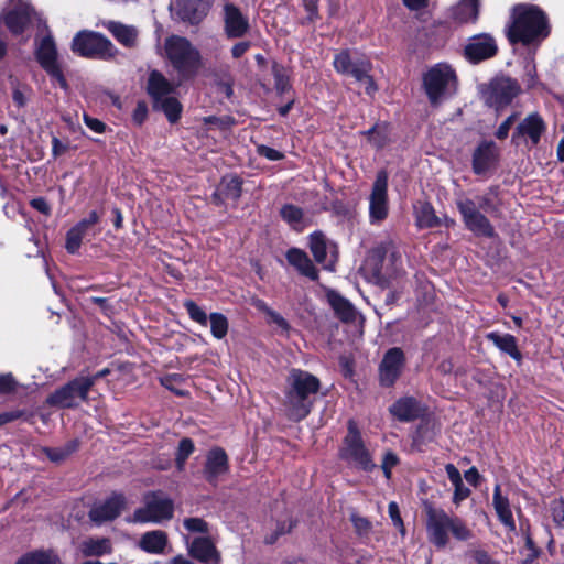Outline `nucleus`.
<instances>
[{"instance_id":"obj_20","label":"nucleus","mask_w":564,"mask_h":564,"mask_svg":"<svg viewBox=\"0 0 564 564\" xmlns=\"http://www.w3.org/2000/svg\"><path fill=\"white\" fill-rule=\"evenodd\" d=\"M250 29L249 19L232 3L224 6V30L229 39L245 36Z\"/></svg>"},{"instance_id":"obj_32","label":"nucleus","mask_w":564,"mask_h":564,"mask_svg":"<svg viewBox=\"0 0 564 564\" xmlns=\"http://www.w3.org/2000/svg\"><path fill=\"white\" fill-rule=\"evenodd\" d=\"M286 259L291 265L296 268L302 274L312 280L317 278V271L310 260L308 256L301 249L292 248L286 252Z\"/></svg>"},{"instance_id":"obj_55","label":"nucleus","mask_w":564,"mask_h":564,"mask_svg":"<svg viewBox=\"0 0 564 564\" xmlns=\"http://www.w3.org/2000/svg\"><path fill=\"white\" fill-rule=\"evenodd\" d=\"M268 317H269V322L274 324L279 329H281V332H283V333L289 332L290 325L281 314H279L278 312L272 310L271 312H269Z\"/></svg>"},{"instance_id":"obj_21","label":"nucleus","mask_w":564,"mask_h":564,"mask_svg":"<svg viewBox=\"0 0 564 564\" xmlns=\"http://www.w3.org/2000/svg\"><path fill=\"white\" fill-rule=\"evenodd\" d=\"M188 555L203 564H219L220 553L215 543L207 536L186 539Z\"/></svg>"},{"instance_id":"obj_12","label":"nucleus","mask_w":564,"mask_h":564,"mask_svg":"<svg viewBox=\"0 0 564 564\" xmlns=\"http://www.w3.org/2000/svg\"><path fill=\"white\" fill-rule=\"evenodd\" d=\"M373 253L381 258L380 265L376 269L379 280L389 283L403 273L402 256L392 241H387L373 250Z\"/></svg>"},{"instance_id":"obj_64","label":"nucleus","mask_w":564,"mask_h":564,"mask_svg":"<svg viewBox=\"0 0 564 564\" xmlns=\"http://www.w3.org/2000/svg\"><path fill=\"white\" fill-rule=\"evenodd\" d=\"M474 560L477 564H498L485 551H476L474 554Z\"/></svg>"},{"instance_id":"obj_37","label":"nucleus","mask_w":564,"mask_h":564,"mask_svg":"<svg viewBox=\"0 0 564 564\" xmlns=\"http://www.w3.org/2000/svg\"><path fill=\"white\" fill-rule=\"evenodd\" d=\"M78 448V441L72 440L67 442L63 447H45L43 448V453L46 455V457L53 462V463H62L66 458H68L74 452H76Z\"/></svg>"},{"instance_id":"obj_61","label":"nucleus","mask_w":564,"mask_h":564,"mask_svg":"<svg viewBox=\"0 0 564 564\" xmlns=\"http://www.w3.org/2000/svg\"><path fill=\"white\" fill-rule=\"evenodd\" d=\"M84 122L94 132L102 133L105 131V123L96 118L85 115Z\"/></svg>"},{"instance_id":"obj_35","label":"nucleus","mask_w":564,"mask_h":564,"mask_svg":"<svg viewBox=\"0 0 564 564\" xmlns=\"http://www.w3.org/2000/svg\"><path fill=\"white\" fill-rule=\"evenodd\" d=\"M486 337L502 352L509 355L516 360L521 359V354L517 346V339L513 335L491 332L488 333Z\"/></svg>"},{"instance_id":"obj_36","label":"nucleus","mask_w":564,"mask_h":564,"mask_svg":"<svg viewBox=\"0 0 564 564\" xmlns=\"http://www.w3.org/2000/svg\"><path fill=\"white\" fill-rule=\"evenodd\" d=\"M478 13L479 0H462L452 10L453 20L457 23L474 22Z\"/></svg>"},{"instance_id":"obj_28","label":"nucleus","mask_w":564,"mask_h":564,"mask_svg":"<svg viewBox=\"0 0 564 564\" xmlns=\"http://www.w3.org/2000/svg\"><path fill=\"white\" fill-rule=\"evenodd\" d=\"M492 505L499 521L509 530H516V522L508 497L502 496L500 485H496L494 489Z\"/></svg>"},{"instance_id":"obj_45","label":"nucleus","mask_w":564,"mask_h":564,"mask_svg":"<svg viewBox=\"0 0 564 564\" xmlns=\"http://www.w3.org/2000/svg\"><path fill=\"white\" fill-rule=\"evenodd\" d=\"M194 452V443L191 438H182L176 453V466L180 470L183 469L186 459Z\"/></svg>"},{"instance_id":"obj_33","label":"nucleus","mask_w":564,"mask_h":564,"mask_svg":"<svg viewBox=\"0 0 564 564\" xmlns=\"http://www.w3.org/2000/svg\"><path fill=\"white\" fill-rule=\"evenodd\" d=\"M167 544V535L164 531L153 530L144 533L139 542V546L147 553L161 554Z\"/></svg>"},{"instance_id":"obj_14","label":"nucleus","mask_w":564,"mask_h":564,"mask_svg":"<svg viewBox=\"0 0 564 564\" xmlns=\"http://www.w3.org/2000/svg\"><path fill=\"white\" fill-rule=\"evenodd\" d=\"M388 214V174L382 170L378 172L369 196V221L379 225Z\"/></svg>"},{"instance_id":"obj_57","label":"nucleus","mask_w":564,"mask_h":564,"mask_svg":"<svg viewBox=\"0 0 564 564\" xmlns=\"http://www.w3.org/2000/svg\"><path fill=\"white\" fill-rule=\"evenodd\" d=\"M257 152L259 155H261L270 161H279V160L283 159V154L280 151L272 149L270 147H267V145H259L257 149Z\"/></svg>"},{"instance_id":"obj_4","label":"nucleus","mask_w":564,"mask_h":564,"mask_svg":"<svg viewBox=\"0 0 564 564\" xmlns=\"http://www.w3.org/2000/svg\"><path fill=\"white\" fill-rule=\"evenodd\" d=\"M423 89L432 106H438L457 90V76L447 63L431 66L422 77Z\"/></svg>"},{"instance_id":"obj_9","label":"nucleus","mask_w":564,"mask_h":564,"mask_svg":"<svg viewBox=\"0 0 564 564\" xmlns=\"http://www.w3.org/2000/svg\"><path fill=\"white\" fill-rule=\"evenodd\" d=\"M340 458L349 466L362 470H370L375 466L370 452L366 448L360 434L351 422L340 449Z\"/></svg>"},{"instance_id":"obj_30","label":"nucleus","mask_w":564,"mask_h":564,"mask_svg":"<svg viewBox=\"0 0 564 564\" xmlns=\"http://www.w3.org/2000/svg\"><path fill=\"white\" fill-rule=\"evenodd\" d=\"M228 470V457L225 451L216 447L207 454L205 473L208 480H213Z\"/></svg>"},{"instance_id":"obj_51","label":"nucleus","mask_w":564,"mask_h":564,"mask_svg":"<svg viewBox=\"0 0 564 564\" xmlns=\"http://www.w3.org/2000/svg\"><path fill=\"white\" fill-rule=\"evenodd\" d=\"M99 219H100V215L96 210H93L89 213L88 217L78 221L75 225V227L78 228L79 230H82L83 234L86 236L88 232V229L90 227H93L94 225H96L99 221Z\"/></svg>"},{"instance_id":"obj_38","label":"nucleus","mask_w":564,"mask_h":564,"mask_svg":"<svg viewBox=\"0 0 564 564\" xmlns=\"http://www.w3.org/2000/svg\"><path fill=\"white\" fill-rule=\"evenodd\" d=\"M17 564H59V557L53 551H35L22 556Z\"/></svg>"},{"instance_id":"obj_47","label":"nucleus","mask_w":564,"mask_h":564,"mask_svg":"<svg viewBox=\"0 0 564 564\" xmlns=\"http://www.w3.org/2000/svg\"><path fill=\"white\" fill-rule=\"evenodd\" d=\"M184 307L186 308L187 311V314L189 315V317L203 325V326H206L207 325V322H208V316L207 314L205 313V311L203 308H200L195 302L193 301H186L184 303Z\"/></svg>"},{"instance_id":"obj_2","label":"nucleus","mask_w":564,"mask_h":564,"mask_svg":"<svg viewBox=\"0 0 564 564\" xmlns=\"http://www.w3.org/2000/svg\"><path fill=\"white\" fill-rule=\"evenodd\" d=\"M288 384L284 403L286 415L293 421H301L311 412L321 382L317 377L307 371L292 369L288 377Z\"/></svg>"},{"instance_id":"obj_8","label":"nucleus","mask_w":564,"mask_h":564,"mask_svg":"<svg viewBox=\"0 0 564 564\" xmlns=\"http://www.w3.org/2000/svg\"><path fill=\"white\" fill-rule=\"evenodd\" d=\"M173 501L162 494H151L145 497V503L137 509L129 522L133 523H160L173 517Z\"/></svg>"},{"instance_id":"obj_7","label":"nucleus","mask_w":564,"mask_h":564,"mask_svg":"<svg viewBox=\"0 0 564 564\" xmlns=\"http://www.w3.org/2000/svg\"><path fill=\"white\" fill-rule=\"evenodd\" d=\"M91 387V379L77 377L51 393L46 399V403L59 409L76 408L87 400Z\"/></svg>"},{"instance_id":"obj_48","label":"nucleus","mask_w":564,"mask_h":564,"mask_svg":"<svg viewBox=\"0 0 564 564\" xmlns=\"http://www.w3.org/2000/svg\"><path fill=\"white\" fill-rule=\"evenodd\" d=\"M550 512L553 522L557 527L564 528V498L553 500L550 505Z\"/></svg>"},{"instance_id":"obj_26","label":"nucleus","mask_w":564,"mask_h":564,"mask_svg":"<svg viewBox=\"0 0 564 564\" xmlns=\"http://www.w3.org/2000/svg\"><path fill=\"white\" fill-rule=\"evenodd\" d=\"M389 411L402 422L413 421L421 414L420 403L412 397L400 398L389 408Z\"/></svg>"},{"instance_id":"obj_31","label":"nucleus","mask_w":564,"mask_h":564,"mask_svg":"<svg viewBox=\"0 0 564 564\" xmlns=\"http://www.w3.org/2000/svg\"><path fill=\"white\" fill-rule=\"evenodd\" d=\"M78 550L83 556H102L112 551V543L108 538H86L79 545Z\"/></svg>"},{"instance_id":"obj_59","label":"nucleus","mask_w":564,"mask_h":564,"mask_svg":"<svg viewBox=\"0 0 564 564\" xmlns=\"http://www.w3.org/2000/svg\"><path fill=\"white\" fill-rule=\"evenodd\" d=\"M516 115L509 116L497 129L496 137L503 140L508 137L511 126L514 123Z\"/></svg>"},{"instance_id":"obj_34","label":"nucleus","mask_w":564,"mask_h":564,"mask_svg":"<svg viewBox=\"0 0 564 564\" xmlns=\"http://www.w3.org/2000/svg\"><path fill=\"white\" fill-rule=\"evenodd\" d=\"M327 300L336 315L343 322H352L356 318V310L352 304L335 291L327 292Z\"/></svg>"},{"instance_id":"obj_27","label":"nucleus","mask_w":564,"mask_h":564,"mask_svg":"<svg viewBox=\"0 0 564 564\" xmlns=\"http://www.w3.org/2000/svg\"><path fill=\"white\" fill-rule=\"evenodd\" d=\"M106 28L124 47L133 48L138 45L139 30L135 26L117 21H109Z\"/></svg>"},{"instance_id":"obj_42","label":"nucleus","mask_w":564,"mask_h":564,"mask_svg":"<svg viewBox=\"0 0 564 564\" xmlns=\"http://www.w3.org/2000/svg\"><path fill=\"white\" fill-rule=\"evenodd\" d=\"M368 137L369 142L377 149H380L389 141V134L386 126L376 124L370 130L362 132Z\"/></svg>"},{"instance_id":"obj_18","label":"nucleus","mask_w":564,"mask_h":564,"mask_svg":"<svg viewBox=\"0 0 564 564\" xmlns=\"http://www.w3.org/2000/svg\"><path fill=\"white\" fill-rule=\"evenodd\" d=\"M214 0H176L172 11L183 21L199 23L208 13Z\"/></svg>"},{"instance_id":"obj_62","label":"nucleus","mask_w":564,"mask_h":564,"mask_svg":"<svg viewBox=\"0 0 564 564\" xmlns=\"http://www.w3.org/2000/svg\"><path fill=\"white\" fill-rule=\"evenodd\" d=\"M445 471L453 486L463 481L459 470L453 464H447Z\"/></svg>"},{"instance_id":"obj_10","label":"nucleus","mask_w":564,"mask_h":564,"mask_svg":"<svg viewBox=\"0 0 564 564\" xmlns=\"http://www.w3.org/2000/svg\"><path fill=\"white\" fill-rule=\"evenodd\" d=\"M520 86L517 80L509 77H496L481 88L484 101L497 109L509 105L519 94Z\"/></svg>"},{"instance_id":"obj_22","label":"nucleus","mask_w":564,"mask_h":564,"mask_svg":"<svg viewBox=\"0 0 564 564\" xmlns=\"http://www.w3.org/2000/svg\"><path fill=\"white\" fill-rule=\"evenodd\" d=\"M335 245L329 242L321 231H315L310 236V249L315 261L325 269L333 270L337 256Z\"/></svg>"},{"instance_id":"obj_58","label":"nucleus","mask_w":564,"mask_h":564,"mask_svg":"<svg viewBox=\"0 0 564 564\" xmlns=\"http://www.w3.org/2000/svg\"><path fill=\"white\" fill-rule=\"evenodd\" d=\"M470 495V490L460 481L457 485H454V496L453 502L458 505Z\"/></svg>"},{"instance_id":"obj_53","label":"nucleus","mask_w":564,"mask_h":564,"mask_svg":"<svg viewBox=\"0 0 564 564\" xmlns=\"http://www.w3.org/2000/svg\"><path fill=\"white\" fill-rule=\"evenodd\" d=\"M351 522L359 534H367L371 529V523L365 517L352 514Z\"/></svg>"},{"instance_id":"obj_3","label":"nucleus","mask_w":564,"mask_h":564,"mask_svg":"<svg viewBox=\"0 0 564 564\" xmlns=\"http://www.w3.org/2000/svg\"><path fill=\"white\" fill-rule=\"evenodd\" d=\"M511 18L512 22L508 28V37L511 43L530 44L549 35L547 19L536 6H514Z\"/></svg>"},{"instance_id":"obj_16","label":"nucleus","mask_w":564,"mask_h":564,"mask_svg":"<svg viewBox=\"0 0 564 564\" xmlns=\"http://www.w3.org/2000/svg\"><path fill=\"white\" fill-rule=\"evenodd\" d=\"M405 365V356L400 348H390L383 356L379 366L380 383L391 387L398 380Z\"/></svg>"},{"instance_id":"obj_52","label":"nucleus","mask_w":564,"mask_h":564,"mask_svg":"<svg viewBox=\"0 0 564 564\" xmlns=\"http://www.w3.org/2000/svg\"><path fill=\"white\" fill-rule=\"evenodd\" d=\"M388 511H389V516H390L394 527L398 528L402 534H404L405 529H404L402 518L400 516L398 503L394 501H391L389 503Z\"/></svg>"},{"instance_id":"obj_23","label":"nucleus","mask_w":564,"mask_h":564,"mask_svg":"<svg viewBox=\"0 0 564 564\" xmlns=\"http://www.w3.org/2000/svg\"><path fill=\"white\" fill-rule=\"evenodd\" d=\"M496 42L488 34L473 36L465 47V56L471 63H479L484 59L490 58L496 54Z\"/></svg>"},{"instance_id":"obj_50","label":"nucleus","mask_w":564,"mask_h":564,"mask_svg":"<svg viewBox=\"0 0 564 564\" xmlns=\"http://www.w3.org/2000/svg\"><path fill=\"white\" fill-rule=\"evenodd\" d=\"M495 193L490 192L477 198V207L486 213L494 214L497 212V206L494 200Z\"/></svg>"},{"instance_id":"obj_1","label":"nucleus","mask_w":564,"mask_h":564,"mask_svg":"<svg viewBox=\"0 0 564 564\" xmlns=\"http://www.w3.org/2000/svg\"><path fill=\"white\" fill-rule=\"evenodd\" d=\"M424 512L427 541L437 550H443L448 545L449 535L459 542L468 541L474 535L462 518L449 514L442 508L425 503Z\"/></svg>"},{"instance_id":"obj_49","label":"nucleus","mask_w":564,"mask_h":564,"mask_svg":"<svg viewBox=\"0 0 564 564\" xmlns=\"http://www.w3.org/2000/svg\"><path fill=\"white\" fill-rule=\"evenodd\" d=\"M183 524L189 532L208 533V523L200 518H186Z\"/></svg>"},{"instance_id":"obj_6","label":"nucleus","mask_w":564,"mask_h":564,"mask_svg":"<svg viewBox=\"0 0 564 564\" xmlns=\"http://www.w3.org/2000/svg\"><path fill=\"white\" fill-rule=\"evenodd\" d=\"M166 55L173 67L184 77L193 76L199 67V53L182 36H171L165 42Z\"/></svg>"},{"instance_id":"obj_13","label":"nucleus","mask_w":564,"mask_h":564,"mask_svg":"<svg viewBox=\"0 0 564 564\" xmlns=\"http://www.w3.org/2000/svg\"><path fill=\"white\" fill-rule=\"evenodd\" d=\"M336 72L345 75H351L356 80L365 84L367 94L377 90L372 77L369 75L371 65L368 61L352 62L347 51L338 53L333 62Z\"/></svg>"},{"instance_id":"obj_11","label":"nucleus","mask_w":564,"mask_h":564,"mask_svg":"<svg viewBox=\"0 0 564 564\" xmlns=\"http://www.w3.org/2000/svg\"><path fill=\"white\" fill-rule=\"evenodd\" d=\"M465 227L477 236L492 237L495 229L489 219L477 207L476 200L468 197L456 199Z\"/></svg>"},{"instance_id":"obj_17","label":"nucleus","mask_w":564,"mask_h":564,"mask_svg":"<svg viewBox=\"0 0 564 564\" xmlns=\"http://www.w3.org/2000/svg\"><path fill=\"white\" fill-rule=\"evenodd\" d=\"M32 9L22 0H9L3 10L2 18L8 29L14 33H22L32 19Z\"/></svg>"},{"instance_id":"obj_63","label":"nucleus","mask_w":564,"mask_h":564,"mask_svg":"<svg viewBox=\"0 0 564 564\" xmlns=\"http://www.w3.org/2000/svg\"><path fill=\"white\" fill-rule=\"evenodd\" d=\"M31 206L44 215H50L51 213L48 203L42 197L32 199Z\"/></svg>"},{"instance_id":"obj_24","label":"nucleus","mask_w":564,"mask_h":564,"mask_svg":"<svg viewBox=\"0 0 564 564\" xmlns=\"http://www.w3.org/2000/svg\"><path fill=\"white\" fill-rule=\"evenodd\" d=\"M499 156V149L494 141H484L473 154V170L476 174H484L495 166Z\"/></svg>"},{"instance_id":"obj_41","label":"nucleus","mask_w":564,"mask_h":564,"mask_svg":"<svg viewBox=\"0 0 564 564\" xmlns=\"http://www.w3.org/2000/svg\"><path fill=\"white\" fill-rule=\"evenodd\" d=\"M219 192L225 197L236 200L241 195V181L236 176H225L221 180Z\"/></svg>"},{"instance_id":"obj_44","label":"nucleus","mask_w":564,"mask_h":564,"mask_svg":"<svg viewBox=\"0 0 564 564\" xmlns=\"http://www.w3.org/2000/svg\"><path fill=\"white\" fill-rule=\"evenodd\" d=\"M280 215L289 225L296 227L303 218V210L292 204L284 205L281 210Z\"/></svg>"},{"instance_id":"obj_19","label":"nucleus","mask_w":564,"mask_h":564,"mask_svg":"<svg viewBox=\"0 0 564 564\" xmlns=\"http://www.w3.org/2000/svg\"><path fill=\"white\" fill-rule=\"evenodd\" d=\"M126 507V498L121 494H113L105 501L95 505L89 511V519L100 525L115 520Z\"/></svg>"},{"instance_id":"obj_54","label":"nucleus","mask_w":564,"mask_h":564,"mask_svg":"<svg viewBox=\"0 0 564 564\" xmlns=\"http://www.w3.org/2000/svg\"><path fill=\"white\" fill-rule=\"evenodd\" d=\"M15 387L17 382L11 373L0 375V394L10 393Z\"/></svg>"},{"instance_id":"obj_40","label":"nucleus","mask_w":564,"mask_h":564,"mask_svg":"<svg viewBox=\"0 0 564 564\" xmlns=\"http://www.w3.org/2000/svg\"><path fill=\"white\" fill-rule=\"evenodd\" d=\"M416 224L420 228H432L438 225V218L430 204L423 203L416 208Z\"/></svg>"},{"instance_id":"obj_5","label":"nucleus","mask_w":564,"mask_h":564,"mask_svg":"<svg viewBox=\"0 0 564 564\" xmlns=\"http://www.w3.org/2000/svg\"><path fill=\"white\" fill-rule=\"evenodd\" d=\"M75 54L102 61H110L118 54L117 47L105 35L94 31L78 32L72 42Z\"/></svg>"},{"instance_id":"obj_46","label":"nucleus","mask_w":564,"mask_h":564,"mask_svg":"<svg viewBox=\"0 0 564 564\" xmlns=\"http://www.w3.org/2000/svg\"><path fill=\"white\" fill-rule=\"evenodd\" d=\"M85 235L82 230L76 228L75 226L72 227L67 234H66V243L65 248L69 253H76L82 245L83 238Z\"/></svg>"},{"instance_id":"obj_29","label":"nucleus","mask_w":564,"mask_h":564,"mask_svg":"<svg viewBox=\"0 0 564 564\" xmlns=\"http://www.w3.org/2000/svg\"><path fill=\"white\" fill-rule=\"evenodd\" d=\"M174 85L171 84L161 73L151 72L148 80V93L153 99V104L172 96Z\"/></svg>"},{"instance_id":"obj_56","label":"nucleus","mask_w":564,"mask_h":564,"mask_svg":"<svg viewBox=\"0 0 564 564\" xmlns=\"http://www.w3.org/2000/svg\"><path fill=\"white\" fill-rule=\"evenodd\" d=\"M275 88L279 93H284L289 89V78L282 69L274 68Z\"/></svg>"},{"instance_id":"obj_39","label":"nucleus","mask_w":564,"mask_h":564,"mask_svg":"<svg viewBox=\"0 0 564 564\" xmlns=\"http://www.w3.org/2000/svg\"><path fill=\"white\" fill-rule=\"evenodd\" d=\"M153 105L155 109L162 110L165 113L170 122L174 123L180 119L182 106L174 96L163 98Z\"/></svg>"},{"instance_id":"obj_60","label":"nucleus","mask_w":564,"mask_h":564,"mask_svg":"<svg viewBox=\"0 0 564 564\" xmlns=\"http://www.w3.org/2000/svg\"><path fill=\"white\" fill-rule=\"evenodd\" d=\"M397 464H398V457L393 453L388 452L384 455L383 463H382V468H383V471H384V475L387 478L390 477L391 468L394 467Z\"/></svg>"},{"instance_id":"obj_15","label":"nucleus","mask_w":564,"mask_h":564,"mask_svg":"<svg viewBox=\"0 0 564 564\" xmlns=\"http://www.w3.org/2000/svg\"><path fill=\"white\" fill-rule=\"evenodd\" d=\"M36 57L52 79L66 89L67 83L57 63V51L51 35H46L40 41L36 47Z\"/></svg>"},{"instance_id":"obj_25","label":"nucleus","mask_w":564,"mask_h":564,"mask_svg":"<svg viewBox=\"0 0 564 564\" xmlns=\"http://www.w3.org/2000/svg\"><path fill=\"white\" fill-rule=\"evenodd\" d=\"M545 129L546 124L542 117L536 112H532L517 126L513 139L518 137L525 138L531 142V144L536 145Z\"/></svg>"},{"instance_id":"obj_43","label":"nucleus","mask_w":564,"mask_h":564,"mask_svg":"<svg viewBox=\"0 0 564 564\" xmlns=\"http://www.w3.org/2000/svg\"><path fill=\"white\" fill-rule=\"evenodd\" d=\"M209 321L213 336L217 339L224 338L228 332V321L226 316L220 313H212Z\"/></svg>"}]
</instances>
